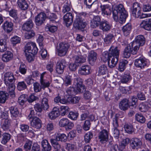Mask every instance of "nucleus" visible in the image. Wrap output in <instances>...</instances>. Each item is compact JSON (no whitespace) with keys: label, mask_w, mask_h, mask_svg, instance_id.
Listing matches in <instances>:
<instances>
[{"label":"nucleus","mask_w":151,"mask_h":151,"mask_svg":"<svg viewBox=\"0 0 151 151\" xmlns=\"http://www.w3.org/2000/svg\"><path fill=\"white\" fill-rule=\"evenodd\" d=\"M4 82L7 87V91L10 96L12 98L15 97L14 90L15 88V82L16 79L12 73L8 72L4 75Z\"/></svg>","instance_id":"nucleus-1"},{"label":"nucleus","mask_w":151,"mask_h":151,"mask_svg":"<svg viewBox=\"0 0 151 151\" xmlns=\"http://www.w3.org/2000/svg\"><path fill=\"white\" fill-rule=\"evenodd\" d=\"M113 18L114 21L121 24L124 23L128 14L122 4L117 6L113 11Z\"/></svg>","instance_id":"nucleus-2"},{"label":"nucleus","mask_w":151,"mask_h":151,"mask_svg":"<svg viewBox=\"0 0 151 151\" xmlns=\"http://www.w3.org/2000/svg\"><path fill=\"white\" fill-rule=\"evenodd\" d=\"M120 50L117 47L111 46L109 52L105 51L103 54L102 59L106 62L112 57H119Z\"/></svg>","instance_id":"nucleus-3"},{"label":"nucleus","mask_w":151,"mask_h":151,"mask_svg":"<svg viewBox=\"0 0 151 151\" xmlns=\"http://www.w3.org/2000/svg\"><path fill=\"white\" fill-rule=\"evenodd\" d=\"M86 15V14L84 13H81L77 15L73 24L75 28L82 30L86 27L87 23L83 18Z\"/></svg>","instance_id":"nucleus-4"},{"label":"nucleus","mask_w":151,"mask_h":151,"mask_svg":"<svg viewBox=\"0 0 151 151\" xmlns=\"http://www.w3.org/2000/svg\"><path fill=\"white\" fill-rule=\"evenodd\" d=\"M70 45L67 43H60L57 48V51L59 56H65L67 53Z\"/></svg>","instance_id":"nucleus-5"},{"label":"nucleus","mask_w":151,"mask_h":151,"mask_svg":"<svg viewBox=\"0 0 151 151\" xmlns=\"http://www.w3.org/2000/svg\"><path fill=\"white\" fill-rule=\"evenodd\" d=\"M132 8L131 9L132 15L135 18H139L142 12L139 4L137 2L133 3Z\"/></svg>","instance_id":"nucleus-6"},{"label":"nucleus","mask_w":151,"mask_h":151,"mask_svg":"<svg viewBox=\"0 0 151 151\" xmlns=\"http://www.w3.org/2000/svg\"><path fill=\"white\" fill-rule=\"evenodd\" d=\"M38 52V49L35 43L32 42H28L25 47L24 52L36 54Z\"/></svg>","instance_id":"nucleus-7"},{"label":"nucleus","mask_w":151,"mask_h":151,"mask_svg":"<svg viewBox=\"0 0 151 151\" xmlns=\"http://www.w3.org/2000/svg\"><path fill=\"white\" fill-rule=\"evenodd\" d=\"M47 17L46 14L44 12H41L38 14L35 17V23L38 26L41 25L43 24Z\"/></svg>","instance_id":"nucleus-8"},{"label":"nucleus","mask_w":151,"mask_h":151,"mask_svg":"<svg viewBox=\"0 0 151 151\" xmlns=\"http://www.w3.org/2000/svg\"><path fill=\"white\" fill-rule=\"evenodd\" d=\"M74 82L76 86V89L78 92H83L85 90L84 86L83 85V81L80 78H77L74 79Z\"/></svg>","instance_id":"nucleus-9"},{"label":"nucleus","mask_w":151,"mask_h":151,"mask_svg":"<svg viewBox=\"0 0 151 151\" xmlns=\"http://www.w3.org/2000/svg\"><path fill=\"white\" fill-rule=\"evenodd\" d=\"M12 122L11 119L1 120L0 126L1 128L4 131H6L9 130L11 127Z\"/></svg>","instance_id":"nucleus-10"},{"label":"nucleus","mask_w":151,"mask_h":151,"mask_svg":"<svg viewBox=\"0 0 151 151\" xmlns=\"http://www.w3.org/2000/svg\"><path fill=\"white\" fill-rule=\"evenodd\" d=\"M66 62L65 60H62L58 62L56 65V70L59 74H62L64 71V69L66 66Z\"/></svg>","instance_id":"nucleus-11"},{"label":"nucleus","mask_w":151,"mask_h":151,"mask_svg":"<svg viewBox=\"0 0 151 151\" xmlns=\"http://www.w3.org/2000/svg\"><path fill=\"white\" fill-rule=\"evenodd\" d=\"M34 24L31 19H29L25 22L22 26V29L24 31H29L33 27Z\"/></svg>","instance_id":"nucleus-12"},{"label":"nucleus","mask_w":151,"mask_h":151,"mask_svg":"<svg viewBox=\"0 0 151 151\" xmlns=\"http://www.w3.org/2000/svg\"><path fill=\"white\" fill-rule=\"evenodd\" d=\"M147 63V62L145 58H140L135 60L134 65L136 67L142 69L146 66Z\"/></svg>","instance_id":"nucleus-13"},{"label":"nucleus","mask_w":151,"mask_h":151,"mask_svg":"<svg viewBox=\"0 0 151 151\" xmlns=\"http://www.w3.org/2000/svg\"><path fill=\"white\" fill-rule=\"evenodd\" d=\"M31 126L37 129H39L42 126V122L39 118L35 116L32 118L30 123Z\"/></svg>","instance_id":"nucleus-14"},{"label":"nucleus","mask_w":151,"mask_h":151,"mask_svg":"<svg viewBox=\"0 0 151 151\" xmlns=\"http://www.w3.org/2000/svg\"><path fill=\"white\" fill-rule=\"evenodd\" d=\"M127 46L131 50L132 52V54L133 55H136L137 54V52L140 47L138 44L134 42V41L131 42L129 45Z\"/></svg>","instance_id":"nucleus-15"},{"label":"nucleus","mask_w":151,"mask_h":151,"mask_svg":"<svg viewBox=\"0 0 151 151\" xmlns=\"http://www.w3.org/2000/svg\"><path fill=\"white\" fill-rule=\"evenodd\" d=\"M91 68L88 65L82 66L78 69V73L81 75H86L90 74Z\"/></svg>","instance_id":"nucleus-16"},{"label":"nucleus","mask_w":151,"mask_h":151,"mask_svg":"<svg viewBox=\"0 0 151 151\" xmlns=\"http://www.w3.org/2000/svg\"><path fill=\"white\" fill-rule=\"evenodd\" d=\"M111 27V25L106 20L101 22L99 25L100 29L104 32H107L109 31Z\"/></svg>","instance_id":"nucleus-17"},{"label":"nucleus","mask_w":151,"mask_h":151,"mask_svg":"<svg viewBox=\"0 0 151 151\" xmlns=\"http://www.w3.org/2000/svg\"><path fill=\"white\" fill-rule=\"evenodd\" d=\"M140 26L146 30H151V19L142 21L140 24Z\"/></svg>","instance_id":"nucleus-18"},{"label":"nucleus","mask_w":151,"mask_h":151,"mask_svg":"<svg viewBox=\"0 0 151 151\" xmlns=\"http://www.w3.org/2000/svg\"><path fill=\"white\" fill-rule=\"evenodd\" d=\"M17 4L18 6L22 11L27 10L29 7V5L26 0H18Z\"/></svg>","instance_id":"nucleus-19"},{"label":"nucleus","mask_w":151,"mask_h":151,"mask_svg":"<svg viewBox=\"0 0 151 151\" xmlns=\"http://www.w3.org/2000/svg\"><path fill=\"white\" fill-rule=\"evenodd\" d=\"M97 58V54L93 51H91L88 56V60L89 63L93 65Z\"/></svg>","instance_id":"nucleus-20"},{"label":"nucleus","mask_w":151,"mask_h":151,"mask_svg":"<svg viewBox=\"0 0 151 151\" xmlns=\"http://www.w3.org/2000/svg\"><path fill=\"white\" fill-rule=\"evenodd\" d=\"M129 100L126 99H122L119 104V108L121 110L124 111H126L128 109V108L130 105H129Z\"/></svg>","instance_id":"nucleus-21"},{"label":"nucleus","mask_w":151,"mask_h":151,"mask_svg":"<svg viewBox=\"0 0 151 151\" xmlns=\"http://www.w3.org/2000/svg\"><path fill=\"white\" fill-rule=\"evenodd\" d=\"M2 27L5 31L9 33L13 30V24L11 22L6 21L4 23Z\"/></svg>","instance_id":"nucleus-22"},{"label":"nucleus","mask_w":151,"mask_h":151,"mask_svg":"<svg viewBox=\"0 0 151 151\" xmlns=\"http://www.w3.org/2000/svg\"><path fill=\"white\" fill-rule=\"evenodd\" d=\"M101 19L99 16H94L93 21L91 22V27L93 28L98 27L100 24Z\"/></svg>","instance_id":"nucleus-23"},{"label":"nucleus","mask_w":151,"mask_h":151,"mask_svg":"<svg viewBox=\"0 0 151 151\" xmlns=\"http://www.w3.org/2000/svg\"><path fill=\"white\" fill-rule=\"evenodd\" d=\"M60 113L58 109L54 107L52 111L49 113V117L51 119H54L59 116Z\"/></svg>","instance_id":"nucleus-24"},{"label":"nucleus","mask_w":151,"mask_h":151,"mask_svg":"<svg viewBox=\"0 0 151 151\" xmlns=\"http://www.w3.org/2000/svg\"><path fill=\"white\" fill-rule=\"evenodd\" d=\"M132 29V26L130 23H128L122 27V30L124 35L125 36L129 35Z\"/></svg>","instance_id":"nucleus-25"},{"label":"nucleus","mask_w":151,"mask_h":151,"mask_svg":"<svg viewBox=\"0 0 151 151\" xmlns=\"http://www.w3.org/2000/svg\"><path fill=\"white\" fill-rule=\"evenodd\" d=\"M63 19L66 24L70 26L73 21V17L72 14L70 12L67 13L63 17Z\"/></svg>","instance_id":"nucleus-26"},{"label":"nucleus","mask_w":151,"mask_h":151,"mask_svg":"<svg viewBox=\"0 0 151 151\" xmlns=\"http://www.w3.org/2000/svg\"><path fill=\"white\" fill-rule=\"evenodd\" d=\"M13 57V53L10 51H7L2 55V60L4 62H7L12 60Z\"/></svg>","instance_id":"nucleus-27"},{"label":"nucleus","mask_w":151,"mask_h":151,"mask_svg":"<svg viewBox=\"0 0 151 151\" xmlns=\"http://www.w3.org/2000/svg\"><path fill=\"white\" fill-rule=\"evenodd\" d=\"M55 138L50 139V142H54V141H60L61 142H66L68 138L66 135L64 134H57L55 136Z\"/></svg>","instance_id":"nucleus-28"},{"label":"nucleus","mask_w":151,"mask_h":151,"mask_svg":"<svg viewBox=\"0 0 151 151\" xmlns=\"http://www.w3.org/2000/svg\"><path fill=\"white\" fill-rule=\"evenodd\" d=\"M99 138L100 141H107L109 140L108 134L107 131L105 129L101 131L99 133Z\"/></svg>","instance_id":"nucleus-29"},{"label":"nucleus","mask_w":151,"mask_h":151,"mask_svg":"<svg viewBox=\"0 0 151 151\" xmlns=\"http://www.w3.org/2000/svg\"><path fill=\"white\" fill-rule=\"evenodd\" d=\"M9 95L8 93L5 91H0V104H4L8 99Z\"/></svg>","instance_id":"nucleus-30"},{"label":"nucleus","mask_w":151,"mask_h":151,"mask_svg":"<svg viewBox=\"0 0 151 151\" xmlns=\"http://www.w3.org/2000/svg\"><path fill=\"white\" fill-rule=\"evenodd\" d=\"M74 58L75 59L74 62L79 66L85 62L86 61V58L81 55H76L74 57Z\"/></svg>","instance_id":"nucleus-31"},{"label":"nucleus","mask_w":151,"mask_h":151,"mask_svg":"<svg viewBox=\"0 0 151 151\" xmlns=\"http://www.w3.org/2000/svg\"><path fill=\"white\" fill-rule=\"evenodd\" d=\"M9 12L10 16L14 19V22L16 23L19 22V20L17 16V10L12 9L9 11Z\"/></svg>","instance_id":"nucleus-32"},{"label":"nucleus","mask_w":151,"mask_h":151,"mask_svg":"<svg viewBox=\"0 0 151 151\" xmlns=\"http://www.w3.org/2000/svg\"><path fill=\"white\" fill-rule=\"evenodd\" d=\"M110 62V58L107 61L108 62L109 67L110 68L114 67L116 65L119 60V57H112Z\"/></svg>","instance_id":"nucleus-33"},{"label":"nucleus","mask_w":151,"mask_h":151,"mask_svg":"<svg viewBox=\"0 0 151 151\" xmlns=\"http://www.w3.org/2000/svg\"><path fill=\"white\" fill-rule=\"evenodd\" d=\"M45 73H43L41 74L40 78V83L42 88L44 89L45 88L49 87L50 84L49 81H45L43 79V76Z\"/></svg>","instance_id":"nucleus-34"},{"label":"nucleus","mask_w":151,"mask_h":151,"mask_svg":"<svg viewBox=\"0 0 151 151\" xmlns=\"http://www.w3.org/2000/svg\"><path fill=\"white\" fill-rule=\"evenodd\" d=\"M134 41L138 44L140 46H142L145 44V39L143 35H139L136 37Z\"/></svg>","instance_id":"nucleus-35"},{"label":"nucleus","mask_w":151,"mask_h":151,"mask_svg":"<svg viewBox=\"0 0 151 151\" xmlns=\"http://www.w3.org/2000/svg\"><path fill=\"white\" fill-rule=\"evenodd\" d=\"M108 72L107 66L105 65H102L99 67L98 75L99 76L106 74Z\"/></svg>","instance_id":"nucleus-36"},{"label":"nucleus","mask_w":151,"mask_h":151,"mask_svg":"<svg viewBox=\"0 0 151 151\" xmlns=\"http://www.w3.org/2000/svg\"><path fill=\"white\" fill-rule=\"evenodd\" d=\"M100 7L102 14L107 15L110 14L111 10L109 5H101Z\"/></svg>","instance_id":"nucleus-37"},{"label":"nucleus","mask_w":151,"mask_h":151,"mask_svg":"<svg viewBox=\"0 0 151 151\" xmlns=\"http://www.w3.org/2000/svg\"><path fill=\"white\" fill-rule=\"evenodd\" d=\"M65 92L69 96L74 95L75 94L80 93V92H78L76 88H74L73 87H70L65 89Z\"/></svg>","instance_id":"nucleus-38"},{"label":"nucleus","mask_w":151,"mask_h":151,"mask_svg":"<svg viewBox=\"0 0 151 151\" xmlns=\"http://www.w3.org/2000/svg\"><path fill=\"white\" fill-rule=\"evenodd\" d=\"M10 111L12 116L14 117L18 116L19 114L17 108L16 106H12L10 108Z\"/></svg>","instance_id":"nucleus-39"},{"label":"nucleus","mask_w":151,"mask_h":151,"mask_svg":"<svg viewBox=\"0 0 151 151\" xmlns=\"http://www.w3.org/2000/svg\"><path fill=\"white\" fill-rule=\"evenodd\" d=\"M128 63V61L126 60H122L119 63L118 70L120 72L124 71L126 68V65Z\"/></svg>","instance_id":"nucleus-40"},{"label":"nucleus","mask_w":151,"mask_h":151,"mask_svg":"<svg viewBox=\"0 0 151 151\" xmlns=\"http://www.w3.org/2000/svg\"><path fill=\"white\" fill-rule=\"evenodd\" d=\"M60 112L62 116L67 115L70 111V109L67 106H62L60 107Z\"/></svg>","instance_id":"nucleus-41"},{"label":"nucleus","mask_w":151,"mask_h":151,"mask_svg":"<svg viewBox=\"0 0 151 151\" xmlns=\"http://www.w3.org/2000/svg\"><path fill=\"white\" fill-rule=\"evenodd\" d=\"M113 141H116L115 139H118L119 135V131L117 128H114L112 131Z\"/></svg>","instance_id":"nucleus-42"},{"label":"nucleus","mask_w":151,"mask_h":151,"mask_svg":"<svg viewBox=\"0 0 151 151\" xmlns=\"http://www.w3.org/2000/svg\"><path fill=\"white\" fill-rule=\"evenodd\" d=\"M114 34L112 33H109L108 34L104 39V42L106 44H108L110 43L112 41L113 38L114 37Z\"/></svg>","instance_id":"nucleus-43"},{"label":"nucleus","mask_w":151,"mask_h":151,"mask_svg":"<svg viewBox=\"0 0 151 151\" xmlns=\"http://www.w3.org/2000/svg\"><path fill=\"white\" fill-rule=\"evenodd\" d=\"M78 116V113L77 112L70 111L69 112L68 117L70 119L73 120H76Z\"/></svg>","instance_id":"nucleus-44"},{"label":"nucleus","mask_w":151,"mask_h":151,"mask_svg":"<svg viewBox=\"0 0 151 151\" xmlns=\"http://www.w3.org/2000/svg\"><path fill=\"white\" fill-rule=\"evenodd\" d=\"M124 128L125 132L128 134H131L134 132L133 127L131 124H126Z\"/></svg>","instance_id":"nucleus-45"},{"label":"nucleus","mask_w":151,"mask_h":151,"mask_svg":"<svg viewBox=\"0 0 151 151\" xmlns=\"http://www.w3.org/2000/svg\"><path fill=\"white\" fill-rule=\"evenodd\" d=\"M127 46L125 47L123 51V57L125 58H129L131 56L132 52Z\"/></svg>","instance_id":"nucleus-46"},{"label":"nucleus","mask_w":151,"mask_h":151,"mask_svg":"<svg viewBox=\"0 0 151 151\" xmlns=\"http://www.w3.org/2000/svg\"><path fill=\"white\" fill-rule=\"evenodd\" d=\"M80 99V97L79 96L74 97H68V101L69 103L76 104L78 103Z\"/></svg>","instance_id":"nucleus-47"},{"label":"nucleus","mask_w":151,"mask_h":151,"mask_svg":"<svg viewBox=\"0 0 151 151\" xmlns=\"http://www.w3.org/2000/svg\"><path fill=\"white\" fill-rule=\"evenodd\" d=\"M18 90L22 91L27 88V86L24 81L19 82L18 83L17 86Z\"/></svg>","instance_id":"nucleus-48"},{"label":"nucleus","mask_w":151,"mask_h":151,"mask_svg":"<svg viewBox=\"0 0 151 151\" xmlns=\"http://www.w3.org/2000/svg\"><path fill=\"white\" fill-rule=\"evenodd\" d=\"M48 102V99L46 98H44L42 100V107L44 110H47L49 107Z\"/></svg>","instance_id":"nucleus-49"},{"label":"nucleus","mask_w":151,"mask_h":151,"mask_svg":"<svg viewBox=\"0 0 151 151\" xmlns=\"http://www.w3.org/2000/svg\"><path fill=\"white\" fill-rule=\"evenodd\" d=\"M26 95L22 94L19 98L18 101L19 104L22 106L24 104L25 102L27 100V99L26 98Z\"/></svg>","instance_id":"nucleus-50"},{"label":"nucleus","mask_w":151,"mask_h":151,"mask_svg":"<svg viewBox=\"0 0 151 151\" xmlns=\"http://www.w3.org/2000/svg\"><path fill=\"white\" fill-rule=\"evenodd\" d=\"M139 110L141 112H145L148 110L149 106L147 105L145 103H142L140 104L139 106Z\"/></svg>","instance_id":"nucleus-51"},{"label":"nucleus","mask_w":151,"mask_h":151,"mask_svg":"<svg viewBox=\"0 0 151 151\" xmlns=\"http://www.w3.org/2000/svg\"><path fill=\"white\" fill-rule=\"evenodd\" d=\"M132 79L131 77L129 74H124L123 76L121 81L122 83H126Z\"/></svg>","instance_id":"nucleus-52"},{"label":"nucleus","mask_w":151,"mask_h":151,"mask_svg":"<svg viewBox=\"0 0 151 151\" xmlns=\"http://www.w3.org/2000/svg\"><path fill=\"white\" fill-rule=\"evenodd\" d=\"M42 145L45 151H50L51 147L48 142H42Z\"/></svg>","instance_id":"nucleus-53"},{"label":"nucleus","mask_w":151,"mask_h":151,"mask_svg":"<svg viewBox=\"0 0 151 151\" xmlns=\"http://www.w3.org/2000/svg\"><path fill=\"white\" fill-rule=\"evenodd\" d=\"M74 124L73 122L70 121L69 120L66 123V125L64 127L66 131L70 130L74 127Z\"/></svg>","instance_id":"nucleus-54"},{"label":"nucleus","mask_w":151,"mask_h":151,"mask_svg":"<svg viewBox=\"0 0 151 151\" xmlns=\"http://www.w3.org/2000/svg\"><path fill=\"white\" fill-rule=\"evenodd\" d=\"M135 119L137 121L141 123H144L145 120V118L143 115L139 114H136Z\"/></svg>","instance_id":"nucleus-55"},{"label":"nucleus","mask_w":151,"mask_h":151,"mask_svg":"<svg viewBox=\"0 0 151 151\" xmlns=\"http://www.w3.org/2000/svg\"><path fill=\"white\" fill-rule=\"evenodd\" d=\"M91 123L89 120H86L83 126V129L86 131L89 130L91 126Z\"/></svg>","instance_id":"nucleus-56"},{"label":"nucleus","mask_w":151,"mask_h":151,"mask_svg":"<svg viewBox=\"0 0 151 151\" xmlns=\"http://www.w3.org/2000/svg\"><path fill=\"white\" fill-rule=\"evenodd\" d=\"M27 32V33L25 34L24 36L25 38L27 39H30L33 37L35 35V32L32 30H30Z\"/></svg>","instance_id":"nucleus-57"},{"label":"nucleus","mask_w":151,"mask_h":151,"mask_svg":"<svg viewBox=\"0 0 151 151\" xmlns=\"http://www.w3.org/2000/svg\"><path fill=\"white\" fill-rule=\"evenodd\" d=\"M25 56L27 60L29 62H31L34 60V55L35 54L30 53L27 52H25Z\"/></svg>","instance_id":"nucleus-58"},{"label":"nucleus","mask_w":151,"mask_h":151,"mask_svg":"<svg viewBox=\"0 0 151 151\" xmlns=\"http://www.w3.org/2000/svg\"><path fill=\"white\" fill-rule=\"evenodd\" d=\"M34 89L35 92H38L41 91L42 88L40 84L36 82L34 83Z\"/></svg>","instance_id":"nucleus-59"},{"label":"nucleus","mask_w":151,"mask_h":151,"mask_svg":"<svg viewBox=\"0 0 151 151\" xmlns=\"http://www.w3.org/2000/svg\"><path fill=\"white\" fill-rule=\"evenodd\" d=\"M11 41L13 45H16L20 42V39L17 36H14L11 38Z\"/></svg>","instance_id":"nucleus-60"},{"label":"nucleus","mask_w":151,"mask_h":151,"mask_svg":"<svg viewBox=\"0 0 151 151\" xmlns=\"http://www.w3.org/2000/svg\"><path fill=\"white\" fill-rule=\"evenodd\" d=\"M93 134L91 132H88L84 136L85 142H89L91 139L93 137Z\"/></svg>","instance_id":"nucleus-61"},{"label":"nucleus","mask_w":151,"mask_h":151,"mask_svg":"<svg viewBox=\"0 0 151 151\" xmlns=\"http://www.w3.org/2000/svg\"><path fill=\"white\" fill-rule=\"evenodd\" d=\"M2 136V141L3 142H8L10 140L11 137L10 134L7 133H3Z\"/></svg>","instance_id":"nucleus-62"},{"label":"nucleus","mask_w":151,"mask_h":151,"mask_svg":"<svg viewBox=\"0 0 151 151\" xmlns=\"http://www.w3.org/2000/svg\"><path fill=\"white\" fill-rule=\"evenodd\" d=\"M89 116V112L88 111H86L82 114L80 116V120L81 121H83L88 118Z\"/></svg>","instance_id":"nucleus-63"},{"label":"nucleus","mask_w":151,"mask_h":151,"mask_svg":"<svg viewBox=\"0 0 151 151\" xmlns=\"http://www.w3.org/2000/svg\"><path fill=\"white\" fill-rule=\"evenodd\" d=\"M52 145L54 148V151H60V146L58 142H51Z\"/></svg>","instance_id":"nucleus-64"}]
</instances>
